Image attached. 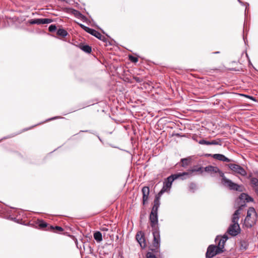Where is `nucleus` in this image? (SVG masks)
Instances as JSON below:
<instances>
[{"label": "nucleus", "instance_id": "obj_27", "mask_svg": "<svg viewBox=\"0 0 258 258\" xmlns=\"http://www.w3.org/2000/svg\"><path fill=\"white\" fill-rule=\"evenodd\" d=\"M217 173H219L220 176L222 177L221 183L223 184L225 181L224 179H227V178L224 175V173L220 169H219V171H218Z\"/></svg>", "mask_w": 258, "mask_h": 258}, {"label": "nucleus", "instance_id": "obj_11", "mask_svg": "<svg viewBox=\"0 0 258 258\" xmlns=\"http://www.w3.org/2000/svg\"><path fill=\"white\" fill-rule=\"evenodd\" d=\"M206 156L208 157H212L213 158L216 159L218 160L224 161V162H230L231 160L225 156L223 154H206Z\"/></svg>", "mask_w": 258, "mask_h": 258}, {"label": "nucleus", "instance_id": "obj_42", "mask_svg": "<svg viewBox=\"0 0 258 258\" xmlns=\"http://www.w3.org/2000/svg\"><path fill=\"white\" fill-rule=\"evenodd\" d=\"M219 53V51H216V52H214V53Z\"/></svg>", "mask_w": 258, "mask_h": 258}, {"label": "nucleus", "instance_id": "obj_21", "mask_svg": "<svg viewBox=\"0 0 258 258\" xmlns=\"http://www.w3.org/2000/svg\"><path fill=\"white\" fill-rule=\"evenodd\" d=\"M57 34L59 36L64 37L68 34L67 31L62 28L58 29L57 31Z\"/></svg>", "mask_w": 258, "mask_h": 258}, {"label": "nucleus", "instance_id": "obj_32", "mask_svg": "<svg viewBox=\"0 0 258 258\" xmlns=\"http://www.w3.org/2000/svg\"><path fill=\"white\" fill-rule=\"evenodd\" d=\"M56 27L55 25L52 24L49 26L48 30L49 32H54L56 30Z\"/></svg>", "mask_w": 258, "mask_h": 258}, {"label": "nucleus", "instance_id": "obj_35", "mask_svg": "<svg viewBox=\"0 0 258 258\" xmlns=\"http://www.w3.org/2000/svg\"><path fill=\"white\" fill-rule=\"evenodd\" d=\"M238 2L242 5H243V6H246V8H245V13L246 12V10H248L247 9V7L249 6V4L247 3H243L242 2L241 0H237Z\"/></svg>", "mask_w": 258, "mask_h": 258}, {"label": "nucleus", "instance_id": "obj_36", "mask_svg": "<svg viewBox=\"0 0 258 258\" xmlns=\"http://www.w3.org/2000/svg\"><path fill=\"white\" fill-rule=\"evenodd\" d=\"M134 79L138 83H140L142 81V79L137 77H134Z\"/></svg>", "mask_w": 258, "mask_h": 258}, {"label": "nucleus", "instance_id": "obj_26", "mask_svg": "<svg viewBox=\"0 0 258 258\" xmlns=\"http://www.w3.org/2000/svg\"><path fill=\"white\" fill-rule=\"evenodd\" d=\"M48 229H50L51 230H53L55 229L59 232H61L63 231V229L62 227L57 226H56L55 227H53V226H50L49 228H48Z\"/></svg>", "mask_w": 258, "mask_h": 258}, {"label": "nucleus", "instance_id": "obj_30", "mask_svg": "<svg viewBox=\"0 0 258 258\" xmlns=\"http://www.w3.org/2000/svg\"><path fill=\"white\" fill-rule=\"evenodd\" d=\"M79 25L83 30H84L87 33H89L90 30L91 29V28H89L88 27H87V26H86L82 24H80Z\"/></svg>", "mask_w": 258, "mask_h": 258}, {"label": "nucleus", "instance_id": "obj_7", "mask_svg": "<svg viewBox=\"0 0 258 258\" xmlns=\"http://www.w3.org/2000/svg\"><path fill=\"white\" fill-rule=\"evenodd\" d=\"M241 229L239 224H231L229 226L227 233L232 236H235L240 233Z\"/></svg>", "mask_w": 258, "mask_h": 258}, {"label": "nucleus", "instance_id": "obj_17", "mask_svg": "<svg viewBox=\"0 0 258 258\" xmlns=\"http://www.w3.org/2000/svg\"><path fill=\"white\" fill-rule=\"evenodd\" d=\"M160 205V200L158 197H155L154 201V205L152 209V211L158 212V208Z\"/></svg>", "mask_w": 258, "mask_h": 258}, {"label": "nucleus", "instance_id": "obj_8", "mask_svg": "<svg viewBox=\"0 0 258 258\" xmlns=\"http://www.w3.org/2000/svg\"><path fill=\"white\" fill-rule=\"evenodd\" d=\"M255 211L253 208L251 207L248 209L247 212V215L244 220V225L245 227H246L247 228H251L254 225L255 223L254 221H251L250 224L248 223L247 221L249 220L251 218L250 216L252 215V214H255Z\"/></svg>", "mask_w": 258, "mask_h": 258}, {"label": "nucleus", "instance_id": "obj_9", "mask_svg": "<svg viewBox=\"0 0 258 258\" xmlns=\"http://www.w3.org/2000/svg\"><path fill=\"white\" fill-rule=\"evenodd\" d=\"M52 22V20L48 18H43V19H31L29 20V24L31 25L33 24H49Z\"/></svg>", "mask_w": 258, "mask_h": 258}, {"label": "nucleus", "instance_id": "obj_34", "mask_svg": "<svg viewBox=\"0 0 258 258\" xmlns=\"http://www.w3.org/2000/svg\"><path fill=\"white\" fill-rule=\"evenodd\" d=\"M146 256L147 258H157L156 256L151 252H147Z\"/></svg>", "mask_w": 258, "mask_h": 258}, {"label": "nucleus", "instance_id": "obj_10", "mask_svg": "<svg viewBox=\"0 0 258 258\" xmlns=\"http://www.w3.org/2000/svg\"><path fill=\"white\" fill-rule=\"evenodd\" d=\"M88 33L96 37L99 40H101L103 41V42L106 43V45H108L107 44V42H108L107 39L105 36L102 35L101 34L100 32H99L98 31H97L94 29H91V30H90V31Z\"/></svg>", "mask_w": 258, "mask_h": 258}, {"label": "nucleus", "instance_id": "obj_37", "mask_svg": "<svg viewBox=\"0 0 258 258\" xmlns=\"http://www.w3.org/2000/svg\"><path fill=\"white\" fill-rule=\"evenodd\" d=\"M57 118H58V117H52V118H51L48 119V120H53V119Z\"/></svg>", "mask_w": 258, "mask_h": 258}, {"label": "nucleus", "instance_id": "obj_15", "mask_svg": "<svg viewBox=\"0 0 258 258\" xmlns=\"http://www.w3.org/2000/svg\"><path fill=\"white\" fill-rule=\"evenodd\" d=\"M136 239L142 247H146V242L144 236L141 234V232H138L136 235Z\"/></svg>", "mask_w": 258, "mask_h": 258}, {"label": "nucleus", "instance_id": "obj_4", "mask_svg": "<svg viewBox=\"0 0 258 258\" xmlns=\"http://www.w3.org/2000/svg\"><path fill=\"white\" fill-rule=\"evenodd\" d=\"M179 178L181 179L182 178L180 173L172 174L168 176L163 182V186L162 188L165 189L166 192L168 191L171 188L173 181L174 180Z\"/></svg>", "mask_w": 258, "mask_h": 258}, {"label": "nucleus", "instance_id": "obj_14", "mask_svg": "<svg viewBox=\"0 0 258 258\" xmlns=\"http://www.w3.org/2000/svg\"><path fill=\"white\" fill-rule=\"evenodd\" d=\"M239 199L240 201H243V203L241 205L245 204V206L246 205L245 202L248 203L253 201V199L252 197L245 193H242L239 196Z\"/></svg>", "mask_w": 258, "mask_h": 258}, {"label": "nucleus", "instance_id": "obj_19", "mask_svg": "<svg viewBox=\"0 0 258 258\" xmlns=\"http://www.w3.org/2000/svg\"><path fill=\"white\" fill-rule=\"evenodd\" d=\"M94 239L98 242L102 240V234L99 231H96L94 233Z\"/></svg>", "mask_w": 258, "mask_h": 258}, {"label": "nucleus", "instance_id": "obj_24", "mask_svg": "<svg viewBox=\"0 0 258 258\" xmlns=\"http://www.w3.org/2000/svg\"><path fill=\"white\" fill-rule=\"evenodd\" d=\"M222 139H217L214 140H212L210 141V145H222Z\"/></svg>", "mask_w": 258, "mask_h": 258}, {"label": "nucleus", "instance_id": "obj_18", "mask_svg": "<svg viewBox=\"0 0 258 258\" xmlns=\"http://www.w3.org/2000/svg\"><path fill=\"white\" fill-rule=\"evenodd\" d=\"M248 246V242L244 240H241L240 242V249L242 250H245L247 249Z\"/></svg>", "mask_w": 258, "mask_h": 258}, {"label": "nucleus", "instance_id": "obj_31", "mask_svg": "<svg viewBox=\"0 0 258 258\" xmlns=\"http://www.w3.org/2000/svg\"><path fill=\"white\" fill-rule=\"evenodd\" d=\"M129 59L133 62H137L138 61V58L133 55H129Z\"/></svg>", "mask_w": 258, "mask_h": 258}, {"label": "nucleus", "instance_id": "obj_3", "mask_svg": "<svg viewBox=\"0 0 258 258\" xmlns=\"http://www.w3.org/2000/svg\"><path fill=\"white\" fill-rule=\"evenodd\" d=\"M203 171V167L199 166L198 165H195L192 169L188 170L187 172L180 173L182 176L181 179L183 180L192 177L195 175V174H194L195 172H197L198 174H202Z\"/></svg>", "mask_w": 258, "mask_h": 258}, {"label": "nucleus", "instance_id": "obj_29", "mask_svg": "<svg viewBox=\"0 0 258 258\" xmlns=\"http://www.w3.org/2000/svg\"><path fill=\"white\" fill-rule=\"evenodd\" d=\"M199 144L201 145H210V141H206L205 140H201L199 141Z\"/></svg>", "mask_w": 258, "mask_h": 258}, {"label": "nucleus", "instance_id": "obj_13", "mask_svg": "<svg viewBox=\"0 0 258 258\" xmlns=\"http://www.w3.org/2000/svg\"><path fill=\"white\" fill-rule=\"evenodd\" d=\"M143 194V204L145 205L148 200L149 195L150 194V189L148 186H144L142 189Z\"/></svg>", "mask_w": 258, "mask_h": 258}, {"label": "nucleus", "instance_id": "obj_45", "mask_svg": "<svg viewBox=\"0 0 258 258\" xmlns=\"http://www.w3.org/2000/svg\"><path fill=\"white\" fill-rule=\"evenodd\" d=\"M98 138H99V140H100V141H101V139H100V138L99 137H98Z\"/></svg>", "mask_w": 258, "mask_h": 258}, {"label": "nucleus", "instance_id": "obj_20", "mask_svg": "<svg viewBox=\"0 0 258 258\" xmlns=\"http://www.w3.org/2000/svg\"><path fill=\"white\" fill-rule=\"evenodd\" d=\"M190 161L191 159L190 158H182L181 159V162H182L181 166L183 167H186L189 164Z\"/></svg>", "mask_w": 258, "mask_h": 258}, {"label": "nucleus", "instance_id": "obj_5", "mask_svg": "<svg viewBox=\"0 0 258 258\" xmlns=\"http://www.w3.org/2000/svg\"><path fill=\"white\" fill-rule=\"evenodd\" d=\"M225 182L222 184L224 186L228 187L230 190L242 191V186L237 183L233 182L231 180L229 179H224Z\"/></svg>", "mask_w": 258, "mask_h": 258}, {"label": "nucleus", "instance_id": "obj_16", "mask_svg": "<svg viewBox=\"0 0 258 258\" xmlns=\"http://www.w3.org/2000/svg\"><path fill=\"white\" fill-rule=\"evenodd\" d=\"M204 171L209 173H217L219 171V168L216 166L209 165L204 168Z\"/></svg>", "mask_w": 258, "mask_h": 258}, {"label": "nucleus", "instance_id": "obj_28", "mask_svg": "<svg viewBox=\"0 0 258 258\" xmlns=\"http://www.w3.org/2000/svg\"><path fill=\"white\" fill-rule=\"evenodd\" d=\"M38 225L40 228H43L47 227V224L44 221L41 220L39 221Z\"/></svg>", "mask_w": 258, "mask_h": 258}, {"label": "nucleus", "instance_id": "obj_40", "mask_svg": "<svg viewBox=\"0 0 258 258\" xmlns=\"http://www.w3.org/2000/svg\"><path fill=\"white\" fill-rule=\"evenodd\" d=\"M103 230H104V231H107L108 229L106 228H104L103 229Z\"/></svg>", "mask_w": 258, "mask_h": 258}, {"label": "nucleus", "instance_id": "obj_22", "mask_svg": "<svg viewBox=\"0 0 258 258\" xmlns=\"http://www.w3.org/2000/svg\"><path fill=\"white\" fill-rule=\"evenodd\" d=\"M73 14L78 18H81L82 19H84L86 18L85 16H84L83 15H82L79 11L73 10Z\"/></svg>", "mask_w": 258, "mask_h": 258}, {"label": "nucleus", "instance_id": "obj_43", "mask_svg": "<svg viewBox=\"0 0 258 258\" xmlns=\"http://www.w3.org/2000/svg\"><path fill=\"white\" fill-rule=\"evenodd\" d=\"M108 44H109V45H111V44L110 43V42H109V41H108Z\"/></svg>", "mask_w": 258, "mask_h": 258}, {"label": "nucleus", "instance_id": "obj_44", "mask_svg": "<svg viewBox=\"0 0 258 258\" xmlns=\"http://www.w3.org/2000/svg\"><path fill=\"white\" fill-rule=\"evenodd\" d=\"M9 138V137H5V138H4V139H7V138Z\"/></svg>", "mask_w": 258, "mask_h": 258}, {"label": "nucleus", "instance_id": "obj_38", "mask_svg": "<svg viewBox=\"0 0 258 258\" xmlns=\"http://www.w3.org/2000/svg\"><path fill=\"white\" fill-rule=\"evenodd\" d=\"M247 97L249 98H250L251 100H255V99L252 96H247Z\"/></svg>", "mask_w": 258, "mask_h": 258}, {"label": "nucleus", "instance_id": "obj_33", "mask_svg": "<svg viewBox=\"0 0 258 258\" xmlns=\"http://www.w3.org/2000/svg\"><path fill=\"white\" fill-rule=\"evenodd\" d=\"M165 192H166L165 190V189H163L162 188V189H161V190L159 192V193L158 194V195L156 196V197H158L159 198V200L160 199V197H161V196Z\"/></svg>", "mask_w": 258, "mask_h": 258}, {"label": "nucleus", "instance_id": "obj_25", "mask_svg": "<svg viewBox=\"0 0 258 258\" xmlns=\"http://www.w3.org/2000/svg\"><path fill=\"white\" fill-rule=\"evenodd\" d=\"M189 189L192 192H195L197 189V185L194 182H191L189 185Z\"/></svg>", "mask_w": 258, "mask_h": 258}, {"label": "nucleus", "instance_id": "obj_12", "mask_svg": "<svg viewBox=\"0 0 258 258\" xmlns=\"http://www.w3.org/2000/svg\"><path fill=\"white\" fill-rule=\"evenodd\" d=\"M243 207H245V204L244 205H241L239 208L235 211L234 214H233L232 218V224H238V220L239 219V215L240 214V210L242 209V208Z\"/></svg>", "mask_w": 258, "mask_h": 258}, {"label": "nucleus", "instance_id": "obj_2", "mask_svg": "<svg viewBox=\"0 0 258 258\" xmlns=\"http://www.w3.org/2000/svg\"><path fill=\"white\" fill-rule=\"evenodd\" d=\"M228 239V237L226 234L222 237L217 236L215 241L217 245L211 244L208 246L206 253V258H212L223 252L224 251L225 243Z\"/></svg>", "mask_w": 258, "mask_h": 258}, {"label": "nucleus", "instance_id": "obj_6", "mask_svg": "<svg viewBox=\"0 0 258 258\" xmlns=\"http://www.w3.org/2000/svg\"><path fill=\"white\" fill-rule=\"evenodd\" d=\"M227 166L231 170L235 173L243 176H245L247 175V172L245 169L238 164L230 163L228 164Z\"/></svg>", "mask_w": 258, "mask_h": 258}, {"label": "nucleus", "instance_id": "obj_39", "mask_svg": "<svg viewBox=\"0 0 258 258\" xmlns=\"http://www.w3.org/2000/svg\"><path fill=\"white\" fill-rule=\"evenodd\" d=\"M243 39L244 41V43L246 44L247 40H245V38L244 36H243Z\"/></svg>", "mask_w": 258, "mask_h": 258}, {"label": "nucleus", "instance_id": "obj_41", "mask_svg": "<svg viewBox=\"0 0 258 258\" xmlns=\"http://www.w3.org/2000/svg\"><path fill=\"white\" fill-rule=\"evenodd\" d=\"M251 221H252V220H251V218H250V220H248L247 222H248V223H250H250H251Z\"/></svg>", "mask_w": 258, "mask_h": 258}, {"label": "nucleus", "instance_id": "obj_23", "mask_svg": "<svg viewBox=\"0 0 258 258\" xmlns=\"http://www.w3.org/2000/svg\"><path fill=\"white\" fill-rule=\"evenodd\" d=\"M80 48L85 52L90 53L92 51L91 47L88 45H83L80 46Z\"/></svg>", "mask_w": 258, "mask_h": 258}, {"label": "nucleus", "instance_id": "obj_1", "mask_svg": "<svg viewBox=\"0 0 258 258\" xmlns=\"http://www.w3.org/2000/svg\"><path fill=\"white\" fill-rule=\"evenodd\" d=\"M149 220L150 225L152 227V232L153 236V248L151 250L157 253L159 251L161 243L160 232L158 224V212L151 211Z\"/></svg>", "mask_w": 258, "mask_h": 258}]
</instances>
